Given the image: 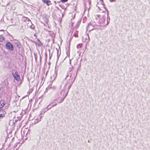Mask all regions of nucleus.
<instances>
[{"mask_svg":"<svg viewBox=\"0 0 150 150\" xmlns=\"http://www.w3.org/2000/svg\"><path fill=\"white\" fill-rule=\"evenodd\" d=\"M6 112L3 110L1 109L0 110V118L4 117L5 115L6 114Z\"/></svg>","mask_w":150,"mask_h":150,"instance_id":"5","label":"nucleus"},{"mask_svg":"<svg viewBox=\"0 0 150 150\" xmlns=\"http://www.w3.org/2000/svg\"><path fill=\"white\" fill-rule=\"evenodd\" d=\"M23 21L25 22H26L27 21H30V20L28 18L24 17L23 18Z\"/></svg>","mask_w":150,"mask_h":150,"instance_id":"11","label":"nucleus"},{"mask_svg":"<svg viewBox=\"0 0 150 150\" xmlns=\"http://www.w3.org/2000/svg\"><path fill=\"white\" fill-rule=\"evenodd\" d=\"M14 43L17 47L19 48L20 47V42L18 41L17 40H15Z\"/></svg>","mask_w":150,"mask_h":150,"instance_id":"8","label":"nucleus"},{"mask_svg":"<svg viewBox=\"0 0 150 150\" xmlns=\"http://www.w3.org/2000/svg\"><path fill=\"white\" fill-rule=\"evenodd\" d=\"M68 0H61V1L62 2H65L67 1H68Z\"/></svg>","mask_w":150,"mask_h":150,"instance_id":"17","label":"nucleus"},{"mask_svg":"<svg viewBox=\"0 0 150 150\" xmlns=\"http://www.w3.org/2000/svg\"><path fill=\"white\" fill-rule=\"evenodd\" d=\"M89 24H88V26H89Z\"/></svg>","mask_w":150,"mask_h":150,"instance_id":"29","label":"nucleus"},{"mask_svg":"<svg viewBox=\"0 0 150 150\" xmlns=\"http://www.w3.org/2000/svg\"><path fill=\"white\" fill-rule=\"evenodd\" d=\"M35 26L34 25H32L30 26V28L32 29H34Z\"/></svg>","mask_w":150,"mask_h":150,"instance_id":"15","label":"nucleus"},{"mask_svg":"<svg viewBox=\"0 0 150 150\" xmlns=\"http://www.w3.org/2000/svg\"><path fill=\"white\" fill-rule=\"evenodd\" d=\"M57 105V104L56 103L55 104H54L53 105H52L51 107H51L52 108H53V107H54V106H56V105Z\"/></svg>","mask_w":150,"mask_h":150,"instance_id":"19","label":"nucleus"},{"mask_svg":"<svg viewBox=\"0 0 150 150\" xmlns=\"http://www.w3.org/2000/svg\"><path fill=\"white\" fill-rule=\"evenodd\" d=\"M110 1L111 2H112L113 1H115L114 0H110Z\"/></svg>","mask_w":150,"mask_h":150,"instance_id":"24","label":"nucleus"},{"mask_svg":"<svg viewBox=\"0 0 150 150\" xmlns=\"http://www.w3.org/2000/svg\"><path fill=\"white\" fill-rule=\"evenodd\" d=\"M74 35L75 37H77L78 36V35L76 34H74Z\"/></svg>","mask_w":150,"mask_h":150,"instance_id":"21","label":"nucleus"},{"mask_svg":"<svg viewBox=\"0 0 150 150\" xmlns=\"http://www.w3.org/2000/svg\"><path fill=\"white\" fill-rule=\"evenodd\" d=\"M6 103L4 101H1L0 103V108H1L5 105Z\"/></svg>","mask_w":150,"mask_h":150,"instance_id":"10","label":"nucleus"},{"mask_svg":"<svg viewBox=\"0 0 150 150\" xmlns=\"http://www.w3.org/2000/svg\"><path fill=\"white\" fill-rule=\"evenodd\" d=\"M38 40V41H39V46L42 45V43L40 42V40Z\"/></svg>","mask_w":150,"mask_h":150,"instance_id":"18","label":"nucleus"},{"mask_svg":"<svg viewBox=\"0 0 150 150\" xmlns=\"http://www.w3.org/2000/svg\"><path fill=\"white\" fill-rule=\"evenodd\" d=\"M35 60L36 61V60H37V58H36V57H35Z\"/></svg>","mask_w":150,"mask_h":150,"instance_id":"27","label":"nucleus"},{"mask_svg":"<svg viewBox=\"0 0 150 150\" xmlns=\"http://www.w3.org/2000/svg\"><path fill=\"white\" fill-rule=\"evenodd\" d=\"M4 30H1V31H3Z\"/></svg>","mask_w":150,"mask_h":150,"instance_id":"28","label":"nucleus"},{"mask_svg":"<svg viewBox=\"0 0 150 150\" xmlns=\"http://www.w3.org/2000/svg\"><path fill=\"white\" fill-rule=\"evenodd\" d=\"M69 76V75L68 74H67L66 75V77L65 78V79H66Z\"/></svg>","mask_w":150,"mask_h":150,"instance_id":"22","label":"nucleus"},{"mask_svg":"<svg viewBox=\"0 0 150 150\" xmlns=\"http://www.w3.org/2000/svg\"><path fill=\"white\" fill-rule=\"evenodd\" d=\"M89 40V36L88 35Z\"/></svg>","mask_w":150,"mask_h":150,"instance_id":"30","label":"nucleus"},{"mask_svg":"<svg viewBox=\"0 0 150 150\" xmlns=\"http://www.w3.org/2000/svg\"><path fill=\"white\" fill-rule=\"evenodd\" d=\"M5 47L6 49L13 51L14 50V47L12 44L10 42H7L5 45Z\"/></svg>","mask_w":150,"mask_h":150,"instance_id":"2","label":"nucleus"},{"mask_svg":"<svg viewBox=\"0 0 150 150\" xmlns=\"http://www.w3.org/2000/svg\"><path fill=\"white\" fill-rule=\"evenodd\" d=\"M46 3L47 6H49L50 4H51V1L50 0H47L46 2Z\"/></svg>","mask_w":150,"mask_h":150,"instance_id":"12","label":"nucleus"},{"mask_svg":"<svg viewBox=\"0 0 150 150\" xmlns=\"http://www.w3.org/2000/svg\"><path fill=\"white\" fill-rule=\"evenodd\" d=\"M47 0H42V1L44 3H46V2H47Z\"/></svg>","mask_w":150,"mask_h":150,"instance_id":"20","label":"nucleus"},{"mask_svg":"<svg viewBox=\"0 0 150 150\" xmlns=\"http://www.w3.org/2000/svg\"><path fill=\"white\" fill-rule=\"evenodd\" d=\"M58 54L57 53V57H58Z\"/></svg>","mask_w":150,"mask_h":150,"instance_id":"31","label":"nucleus"},{"mask_svg":"<svg viewBox=\"0 0 150 150\" xmlns=\"http://www.w3.org/2000/svg\"><path fill=\"white\" fill-rule=\"evenodd\" d=\"M4 40V38L2 35L0 36V41H2Z\"/></svg>","mask_w":150,"mask_h":150,"instance_id":"13","label":"nucleus"},{"mask_svg":"<svg viewBox=\"0 0 150 150\" xmlns=\"http://www.w3.org/2000/svg\"><path fill=\"white\" fill-rule=\"evenodd\" d=\"M69 61H70V64H71V60L70 59Z\"/></svg>","mask_w":150,"mask_h":150,"instance_id":"25","label":"nucleus"},{"mask_svg":"<svg viewBox=\"0 0 150 150\" xmlns=\"http://www.w3.org/2000/svg\"><path fill=\"white\" fill-rule=\"evenodd\" d=\"M73 69V67H72L71 68H70V70L69 71V72H71V71H72Z\"/></svg>","mask_w":150,"mask_h":150,"instance_id":"16","label":"nucleus"},{"mask_svg":"<svg viewBox=\"0 0 150 150\" xmlns=\"http://www.w3.org/2000/svg\"><path fill=\"white\" fill-rule=\"evenodd\" d=\"M105 19L104 17L103 16L101 18H100L99 20V22L100 23H103L105 21Z\"/></svg>","mask_w":150,"mask_h":150,"instance_id":"9","label":"nucleus"},{"mask_svg":"<svg viewBox=\"0 0 150 150\" xmlns=\"http://www.w3.org/2000/svg\"><path fill=\"white\" fill-rule=\"evenodd\" d=\"M54 3H55V4H56V1H54Z\"/></svg>","mask_w":150,"mask_h":150,"instance_id":"26","label":"nucleus"},{"mask_svg":"<svg viewBox=\"0 0 150 150\" xmlns=\"http://www.w3.org/2000/svg\"><path fill=\"white\" fill-rule=\"evenodd\" d=\"M53 102H51L46 108L44 109L43 110L44 111V112H46L47 110L50 109L51 108V107H50V106L52 104H53Z\"/></svg>","mask_w":150,"mask_h":150,"instance_id":"6","label":"nucleus"},{"mask_svg":"<svg viewBox=\"0 0 150 150\" xmlns=\"http://www.w3.org/2000/svg\"><path fill=\"white\" fill-rule=\"evenodd\" d=\"M12 74L15 79L16 80L18 81L20 80V76L17 71H16L15 73L12 72Z\"/></svg>","mask_w":150,"mask_h":150,"instance_id":"3","label":"nucleus"},{"mask_svg":"<svg viewBox=\"0 0 150 150\" xmlns=\"http://www.w3.org/2000/svg\"><path fill=\"white\" fill-rule=\"evenodd\" d=\"M78 70L76 72L72 71L71 73H69L70 79L69 81L65 85L61 91L58 92L55 95V98L54 100L57 101L59 103L62 102L67 95L68 92L70 89L71 85L74 81L77 76V73Z\"/></svg>","mask_w":150,"mask_h":150,"instance_id":"1","label":"nucleus"},{"mask_svg":"<svg viewBox=\"0 0 150 150\" xmlns=\"http://www.w3.org/2000/svg\"><path fill=\"white\" fill-rule=\"evenodd\" d=\"M106 11H107V25H108L110 21V18L109 16V11L105 7H104Z\"/></svg>","mask_w":150,"mask_h":150,"instance_id":"7","label":"nucleus"},{"mask_svg":"<svg viewBox=\"0 0 150 150\" xmlns=\"http://www.w3.org/2000/svg\"><path fill=\"white\" fill-rule=\"evenodd\" d=\"M41 56H40V62H41Z\"/></svg>","mask_w":150,"mask_h":150,"instance_id":"23","label":"nucleus"},{"mask_svg":"<svg viewBox=\"0 0 150 150\" xmlns=\"http://www.w3.org/2000/svg\"><path fill=\"white\" fill-rule=\"evenodd\" d=\"M82 45L81 44H79L77 46V48L79 49L81 48L82 47Z\"/></svg>","mask_w":150,"mask_h":150,"instance_id":"14","label":"nucleus"},{"mask_svg":"<svg viewBox=\"0 0 150 150\" xmlns=\"http://www.w3.org/2000/svg\"><path fill=\"white\" fill-rule=\"evenodd\" d=\"M57 71L55 69V71L54 73L51 76L50 78L52 81L54 80L56 77L57 75Z\"/></svg>","mask_w":150,"mask_h":150,"instance_id":"4","label":"nucleus"}]
</instances>
